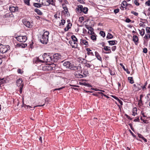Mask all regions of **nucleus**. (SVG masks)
Here are the masks:
<instances>
[{
    "label": "nucleus",
    "instance_id": "1",
    "mask_svg": "<svg viewBox=\"0 0 150 150\" xmlns=\"http://www.w3.org/2000/svg\"><path fill=\"white\" fill-rule=\"evenodd\" d=\"M49 33L48 31L44 32L42 35L40 40L41 42L43 44H47L48 41V35Z\"/></svg>",
    "mask_w": 150,
    "mask_h": 150
},
{
    "label": "nucleus",
    "instance_id": "2",
    "mask_svg": "<svg viewBox=\"0 0 150 150\" xmlns=\"http://www.w3.org/2000/svg\"><path fill=\"white\" fill-rule=\"evenodd\" d=\"M63 65L66 67L67 68H68L71 69L73 70L74 71L76 70L77 69H80V67H79V66H75L73 65H72L69 62H64L63 64Z\"/></svg>",
    "mask_w": 150,
    "mask_h": 150
},
{
    "label": "nucleus",
    "instance_id": "3",
    "mask_svg": "<svg viewBox=\"0 0 150 150\" xmlns=\"http://www.w3.org/2000/svg\"><path fill=\"white\" fill-rule=\"evenodd\" d=\"M10 49V47L8 45H4L2 44L0 45V52L2 53L6 52Z\"/></svg>",
    "mask_w": 150,
    "mask_h": 150
},
{
    "label": "nucleus",
    "instance_id": "4",
    "mask_svg": "<svg viewBox=\"0 0 150 150\" xmlns=\"http://www.w3.org/2000/svg\"><path fill=\"white\" fill-rule=\"evenodd\" d=\"M22 80L21 78L18 79L16 82V85L18 87H20L19 91L20 93H21L23 88V83H22Z\"/></svg>",
    "mask_w": 150,
    "mask_h": 150
},
{
    "label": "nucleus",
    "instance_id": "5",
    "mask_svg": "<svg viewBox=\"0 0 150 150\" xmlns=\"http://www.w3.org/2000/svg\"><path fill=\"white\" fill-rule=\"evenodd\" d=\"M42 57L44 59L43 62H52L51 56L49 54L45 53L42 55Z\"/></svg>",
    "mask_w": 150,
    "mask_h": 150
},
{
    "label": "nucleus",
    "instance_id": "6",
    "mask_svg": "<svg viewBox=\"0 0 150 150\" xmlns=\"http://www.w3.org/2000/svg\"><path fill=\"white\" fill-rule=\"evenodd\" d=\"M79 67H80V69L76 70V71L74 73V75L76 77L78 78H82L83 77V76L80 74V73H82V69L81 68L80 66Z\"/></svg>",
    "mask_w": 150,
    "mask_h": 150
},
{
    "label": "nucleus",
    "instance_id": "7",
    "mask_svg": "<svg viewBox=\"0 0 150 150\" xmlns=\"http://www.w3.org/2000/svg\"><path fill=\"white\" fill-rule=\"evenodd\" d=\"M17 40L20 42H24L27 40V37L25 36H19L16 37Z\"/></svg>",
    "mask_w": 150,
    "mask_h": 150
},
{
    "label": "nucleus",
    "instance_id": "8",
    "mask_svg": "<svg viewBox=\"0 0 150 150\" xmlns=\"http://www.w3.org/2000/svg\"><path fill=\"white\" fill-rule=\"evenodd\" d=\"M42 5L48 6L50 4L52 5H55V3L53 0H47L45 2H42L41 3Z\"/></svg>",
    "mask_w": 150,
    "mask_h": 150
},
{
    "label": "nucleus",
    "instance_id": "9",
    "mask_svg": "<svg viewBox=\"0 0 150 150\" xmlns=\"http://www.w3.org/2000/svg\"><path fill=\"white\" fill-rule=\"evenodd\" d=\"M52 62H57L59 59L60 57L58 53H56L51 56Z\"/></svg>",
    "mask_w": 150,
    "mask_h": 150
},
{
    "label": "nucleus",
    "instance_id": "10",
    "mask_svg": "<svg viewBox=\"0 0 150 150\" xmlns=\"http://www.w3.org/2000/svg\"><path fill=\"white\" fill-rule=\"evenodd\" d=\"M42 69L43 71H49L53 69V67L50 65H47L42 67Z\"/></svg>",
    "mask_w": 150,
    "mask_h": 150
},
{
    "label": "nucleus",
    "instance_id": "11",
    "mask_svg": "<svg viewBox=\"0 0 150 150\" xmlns=\"http://www.w3.org/2000/svg\"><path fill=\"white\" fill-rule=\"evenodd\" d=\"M69 43L72 46V48H76L77 47V44L76 42L70 40L69 41Z\"/></svg>",
    "mask_w": 150,
    "mask_h": 150
},
{
    "label": "nucleus",
    "instance_id": "12",
    "mask_svg": "<svg viewBox=\"0 0 150 150\" xmlns=\"http://www.w3.org/2000/svg\"><path fill=\"white\" fill-rule=\"evenodd\" d=\"M33 62L34 63L37 64L39 63L43 62V61L42 60L40 59L39 58L36 57L33 59Z\"/></svg>",
    "mask_w": 150,
    "mask_h": 150
},
{
    "label": "nucleus",
    "instance_id": "13",
    "mask_svg": "<svg viewBox=\"0 0 150 150\" xmlns=\"http://www.w3.org/2000/svg\"><path fill=\"white\" fill-rule=\"evenodd\" d=\"M80 43L82 45H85L86 46H87L88 45V41L83 39H81Z\"/></svg>",
    "mask_w": 150,
    "mask_h": 150
},
{
    "label": "nucleus",
    "instance_id": "14",
    "mask_svg": "<svg viewBox=\"0 0 150 150\" xmlns=\"http://www.w3.org/2000/svg\"><path fill=\"white\" fill-rule=\"evenodd\" d=\"M138 38L136 35H134L133 36V40L135 42V44L137 45L138 41Z\"/></svg>",
    "mask_w": 150,
    "mask_h": 150
},
{
    "label": "nucleus",
    "instance_id": "15",
    "mask_svg": "<svg viewBox=\"0 0 150 150\" xmlns=\"http://www.w3.org/2000/svg\"><path fill=\"white\" fill-rule=\"evenodd\" d=\"M103 49L105 50L108 51V52H104L105 53H111V51L110 50V47H104Z\"/></svg>",
    "mask_w": 150,
    "mask_h": 150
},
{
    "label": "nucleus",
    "instance_id": "16",
    "mask_svg": "<svg viewBox=\"0 0 150 150\" xmlns=\"http://www.w3.org/2000/svg\"><path fill=\"white\" fill-rule=\"evenodd\" d=\"M9 10L11 11L14 12L18 10V7L11 6L9 8Z\"/></svg>",
    "mask_w": 150,
    "mask_h": 150
},
{
    "label": "nucleus",
    "instance_id": "17",
    "mask_svg": "<svg viewBox=\"0 0 150 150\" xmlns=\"http://www.w3.org/2000/svg\"><path fill=\"white\" fill-rule=\"evenodd\" d=\"M72 25V24L69 23H68L66 27L64 28V30L65 31H67L70 28Z\"/></svg>",
    "mask_w": 150,
    "mask_h": 150
},
{
    "label": "nucleus",
    "instance_id": "18",
    "mask_svg": "<svg viewBox=\"0 0 150 150\" xmlns=\"http://www.w3.org/2000/svg\"><path fill=\"white\" fill-rule=\"evenodd\" d=\"M95 54L96 56V57L98 60L100 61H102L101 57L97 52H95Z\"/></svg>",
    "mask_w": 150,
    "mask_h": 150
},
{
    "label": "nucleus",
    "instance_id": "19",
    "mask_svg": "<svg viewBox=\"0 0 150 150\" xmlns=\"http://www.w3.org/2000/svg\"><path fill=\"white\" fill-rule=\"evenodd\" d=\"M23 24L26 27L30 28V22L28 21H24L23 22Z\"/></svg>",
    "mask_w": 150,
    "mask_h": 150
},
{
    "label": "nucleus",
    "instance_id": "20",
    "mask_svg": "<svg viewBox=\"0 0 150 150\" xmlns=\"http://www.w3.org/2000/svg\"><path fill=\"white\" fill-rule=\"evenodd\" d=\"M34 11L39 15H42V13L38 8H35Z\"/></svg>",
    "mask_w": 150,
    "mask_h": 150
},
{
    "label": "nucleus",
    "instance_id": "21",
    "mask_svg": "<svg viewBox=\"0 0 150 150\" xmlns=\"http://www.w3.org/2000/svg\"><path fill=\"white\" fill-rule=\"evenodd\" d=\"M42 3H34L33 4L34 6L35 7L37 8L41 7L42 6Z\"/></svg>",
    "mask_w": 150,
    "mask_h": 150
},
{
    "label": "nucleus",
    "instance_id": "22",
    "mask_svg": "<svg viewBox=\"0 0 150 150\" xmlns=\"http://www.w3.org/2000/svg\"><path fill=\"white\" fill-rule=\"evenodd\" d=\"M17 45L21 47V48H25L27 46V44L26 43H21L18 44Z\"/></svg>",
    "mask_w": 150,
    "mask_h": 150
},
{
    "label": "nucleus",
    "instance_id": "23",
    "mask_svg": "<svg viewBox=\"0 0 150 150\" xmlns=\"http://www.w3.org/2000/svg\"><path fill=\"white\" fill-rule=\"evenodd\" d=\"M86 50L88 52L87 53L88 55H94L93 52H92V50L90 49L87 48L86 49Z\"/></svg>",
    "mask_w": 150,
    "mask_h": 150
},
{
    "label": "nucleus",
    "instance_id": "24",
    "mask_svg": "<svg viewBox=\"0 0 150 150\" xmlns=\"http://www.w3.org/2000/svg\"><path fill=\"white\" fill-rule=\"evenodd\" d=\"M139 34L140 35L143 36L145 33V30L144 29H142L141 30H139Z\"/></svg>",
    "mask_w": 150,
    "mask_h": 150
},
{
    "label": "nucleus",
    "instance_id": "25",
    "mask_svg": "<svg viewBox=\"0 0 150 150\" xmlns=\"http://www.w3.org/2000/svg\"><path fill=\"white\" fill-rule=\"evenodd\" d=\"M6 83V81L4 79V78L1 79L0 78V85H2L3 84Z\"/></svg>",
    "mask_w": 150,
    "mask_h": 150
},
{
    "label": "nucleus",
    "instance_id": "26",
    "mask_svg": "<svg viewBox=\"0 0 150 150\" xmlns=\"http://www.w3.org/2000/svg\"><path fill=\"white\" fill-rule=\"evenodd\" d=\"M142 87V85L140 83L139 84H137V89H136V91H138L141 89V88Z\"/></svg>",
    "mask_w": 150,
    "mask_h": 150
},
{
    "label": "nucleus",
    "instance_id": "27",
    "mask_svg": "<svg viewBox=\"0 0 150 150\" xmlns=\"http://www.w3.org/2000/svg\"><path fill=\"white\" fill-rule=\"evenodd\" d=\"M95 34L92 35L91 36V39L93 41H95L96 40V37Z\"/></svg>",
    "mask_w": 150,
    "mask_h": 150
},
{
    "label": "nucleus",
    "instance_id": "28",
    "mask_svg": "<svg viewBox=\"0 0 150 150\" xmlns=\"http://www.w3.org/2000/svg\"><path fill=\"white\" fill-rule=\"evenodd\" d=\"M63 7L65 11V12L66 13V14H67V15H68L69 13L68 12V9L67 7L65 6H63Z\"/></svg>",
    "mask_w": 150,
    "mask_h": 150
},
{
    "label": "nucleus",
    "instance_id": "29",
    "mask_svg": "<svg viewBox=\"0 0 150 150\" xmlns=\"http://www.w3.org/2000/svg\"><path fill=\"white\" fill-rule=\"evenodd\" d=\"M120 65L122 67L123 69L125 71H126L127 73L128 74H129L130 72L129 71L128 69H125V67L123 65H122L121 64H120Z\"/></svg>",
    "mask_w": 150,
    "mask_h": 150
},
{
    "label": "nucleus",
    "instance_id": "30",
    "mask_svg": "<svg viewBox=\"0 0 150 150\" xmlns=\"http://www.w3.org/2000/svg\"><path fill=\"white\" fill-rule=\"evenodd\" d=\"M93 28H92V29H89V31L88 32V33L91 35H93V34H95V33L93 31Z\"/></svg>",
    "mask_w": 150,
    "mask_h": 150
},
{
    "label": "nucleus",
    "instance_id": "31",
    "mask_svg": "<svg viewBox=\"0 0 150 150\" xmlns=\"http://www.w3.org/2000/svg\"><path fill=\"white\" fill-rule=\"evenodd\" d=\"M83 9V6L81 5H79L78 6V7L77 8H76V9L77 10V11H78L80 10L81 12H82V10Z\"/></svg>",
    "mask_w": 150,
    "mask_h": 150
},
{
    "label": "nucleus",
    "instance_id": "32",
    "mask_svg": "<svg viewBox=\"0 0 150 150\" xmlns=\"http://www.w3.org/2000/svg\"><path fill=\"white\" fill-rule=\"evenodd\" d=\"M113 38V35L110 33H108L107 35L106 38L108 39L112 38Z\"/></svg>",
    "mask_w": 150,
    "mask_h": 150
},
{
    "label": "nucleus",
    "instance_id": "33",
    "mask_svg": "<svg viewBox=\"0 0 150 150\" xmlns=\"http://www.w3.org/2000/svg\"><path fill=\"white\" fill-rule=\"evenodd\" d=\"M108 43L110 45H114L115 44V40H111L109 41H108Z\"/></svg>",
    "mask_w": 150,
    "mask_h": 150
},
{
    "label": "nucleus",
    "instance_id": "34",
    "mask_svg": "<svg viewBox=\"0 0 150 150\" xmlns=\"http://www.w3.org/2000/svg\"><path fill=\"white\" fill-rule=\"evenodd\" d=\"M144 38L147 41L148 39L150 38V34L148 33L146 34Z\"/></svg>",
    "mask_w": 150,
    "mask_h": 150
},
{
    "label": "nucleus",
    "instance_id": "35",
    "mask_svg": "<svg viewBox=\"0 0 150 150\" xmlns=\"http://www.w3.org/2000/svg\"><path fill=\"white\" fill-rule=\"evenodd\" d=\"M71 39L72 40V41H74L75 42L77 41V39L76 37L74 35H73L71 36Z\"/></svg>",
    "mask_w": 150,
    "mask_h": 150
},
{
    "label": "nucleus",
    "instance_id": "36",
    "mask_svg": "<svg viewBox=\"0 0 150 150\" xmlns=\"http://www.w3.org/2000/svg\"><path fill=\"white\" fill-rule=\"evenodd\" d=\"M88 9L87 8L84 7L83 8L82 12H83L84 13L86 14L87 13Z\"/></svg>",
    "mask_w": 150,
    "mask_h": 150
},
{
    "label": "nucleus",
    "instance_id": "37",
    "mask_svg": "<svg viewBox=\"0 0 150 150\" xmlns=\"http://www.w3.org/2000/svg\"><path fill=\"white\" fill-rule=\"evenodd\" d=\"M128 80L132 84L134 83V81L132 77H129L128 78Z\"/></svg>",
    "mask_w": 150,
    "mask_h": 150
},
{
    "label": "nucleus",
    "instance_id": "38",
    "mask_svg": "<svg viewBox=\"0 0 150 150\" xmlns=\"http://www.w3.org/2000/svg\"><path fill=\"white\" fill-rule=\"evenodd\" d=\"M12 13L11 12L9 13H6V17H12Z\"/></svg>",
    "mask_w": 150,
    "mask_h": 150
},
{
    "label": "nucleus",
    "instance_id": "39",
    "mask_svg": "<svg viewBox=\"0 0 150 150\" xmlns=\"http://www.w3.org/2000/svg\"><path fill=\"white\" fill-rule=\"evenodd\" d=\"M134 3L137 6H139L140 5V4L138 2V0H134Z\"/></svg>",
    "mask_w": 150,
    "mask_h": 150
},
{
    "label": "nucleus",
    "instance_id": "40",
    "mask_svg": "<svg viewBox=\"0 0 150 150\" xmlns=\"http://www.w3.org/2000/svg\"><path fill=\"white\" fill-rule=\"evenodd\" d=\"M66 22L65 20H61V22L59 23V25L60 26L62 24V25H64Z\"/></svg>",
    "mask_w": 150,
    "mask_h": 150
},
{
    "label": "nucleus",
    "instance_id": "41",
    "mask_svg": "<svg viewBox=\"0 0 150 150\" xmlns=\"http://www.w3.org/2000/svg\"><path fill=\"white\" fill-rule=\"evenodd\" d=\"M100 34L101 36L103 37H104L105 36V33L103 31H100Z\"/></svg>",
    "mask_w": 150,
    "mask_h": 150
},
{
    "label": "nucleus",
    "instance_id": "42",
    "mask_svg": "<svg viewBox=\"0 0 150 150\" xmlns=\"http://www.w3.org/2000/svg\"><path fill=\"white\" fill-rule=\"evenodd\" d=\"M146 33L148 34H150V28L147 27L146 28Z\"/></svg>",
    "mask_w": 150,
    "mask_h": 150
},
{
    "label": "nucleus",
    "instance_id": "43",
    "mask_svg": "<svg viewBox=\"0 0 150 150\" xmlns=\"http://www.w3.org/2000/svg\"><path fill=\"white\" fill-rule=\"evenodd\" d=\"M25 3L28 6H30V0H24Z\"/></svg>",
    "mask_w": 150,
    "mask_h": 150
},
{
    "label": "nucleus",
    "instance_id": "44",
    "mask_svg": "<svg viewBox=\"0 0 150 150\" xmlns=\"http://www.w3.org/2000/svg\"><path fill=\"white\" fill-rule=\"evenodd\" d=\"M122 5L123 6H126L127 5V4L126 1H124L122 2Z\"/></svg>",
    "mask_w": 150,
    "mask_h": 150
},
{
    "label": "nucleus",
    "instance_id": "45",
    "mask_svg": "<svg viewBox=\"0 0 150 150\" xmlns=\"http://www.w3.org/2000/svg\"><path fill=\"white\" fill-rule=\"evenodd\" d=\"M133 111H134V112L133 111V114H132V115L134 116H135V111H137V109L136 108H133Z\"/></svg>",
    "mask_w": 150,
    "mask_h": 150
},
{
    "label": "nucleus",
    "instance_id": "46",
    "mask_svg": "<svg viewBox=\"0 0 150 150\" xmlns=\"http://www.w3.org/2000/svg\"><path fill=\"white\" fill-rule=\"evenodd\" d=\"M131 13L132 14H134L135 16H137L138 14V13L137 12H136L135 11H131Z\"/></svg>",
    "mask_w": 150,
    "mask_h": 150
},
{
    "label": "nucleus",
    "instance_id": "47",
    "mask_svg": "<svg viewBox=\"0 0 150 150\" xmlns=\"http://www.w3.org/2000/svg\"><path fill=\"white\" fill-rule=\"evenodd\" d=\"M146 5L149 6H150V0H148L145 3Z\"/></svg>",
    "mask_w": 150,
    "mask_h": 150
},
{
    "label": "nucleus",
    "instance_id": "48",
    "mask_svg": "<svg viewBox=\"0 0 150 150\" xmlns=\"http://www.w3.org/2000/svg\"><path fill=\"white\" fill-rule=\"evenodd\" d=\"M86 64L85 65V66L86 67L88 68H89L91 67V64H90L89 63H84Z\"/></svg>",
    "mask_w": 150,
    "mask_h": 150
},
{
    "label": "nucleus",
    "instance_id": "49",
    "mask_svg": "<svg viewBox=\"0 0 150 150\" xmlns=\"http://www.w3.org/2000/svg\"><path fill=\"white\" fill-rule=\"evenodd\" d=\"M98 93H99V94H101V95L102 96H104L105 97H106V98H109V97H108V96L107 95H105V94H104L102 92H98Z\"/></svg>",
    "mask_w": 150,
    "mask_h": 150
},
{
    "label": "nucleus",
    "instance_id": "50",
    "mask_svg": "<svg viewBox=\"0 0 150 150\" xmlns=\"http://www.w3.org/2000/svg\"><path fill=\"white\" fill-rule=\"evenodd\" d=\"M125 21L127 23H129L131 21V20L129 18H127L126 19Z\"/></svg>",
    "mask_w": 150,
    "mask_h": 150
},
{
    "label": "nucleus",
    "instance_id": "51",
    "mask_svg": "<svg viewBox=\"0 0 150 150\" xmlns=\"http://www.w3.org/2000/svg\"><path fill=\"white\" fill-rule=\"evenodd\" d=\"M143 52L145 53H146L147 52V49L146 48H144L143 50Z\"/></svg>",
    "mask_w": 150,
    "mask_h": 150
},
{
    "label": "nucleus",
    "instance_id": "52",
    "mask_svg": "<svg viewBox=\"0 0 150 150\" xmlns=\"http://www.w3.org/2000/svg\"><path fill=\"white\" fill-rule=\"evenodd\" d=\"M119 10H120L119 9L117 8V9H115L114 10V12L115 14H116L119 12Z\"/></svg>",
    "mask_w": 150,
    "mask_h": 150
},
{
    "label": "nucleus",
    "instance_id": "53",
    "mask_svg": "<svg viewBox=\"0 0 150 150\" xmlns=\"http://www.w3.org/2000/svg\"><path fill=\"white\" fill-rule=\"evenodd\" d=\"M64 88V87H60V88H55L54 90V91H56V90H60L61 89H62Z\"/></svg>",
    "mask_w": 150,
    "mask_h": 150
},
{
    "label": "nucleus",
    "instance_id": "54",
    "mask_svg": "<svg viewBox=\"0 0 150 150\" xmlns=\"http://www.w3.org/2000/svg\"><path fill=\"white\" fill-rule=\"evenodd\" d=\"M54 18L57 19H58V18H60V17L59 16H57V13H56L54 15Z\"/></svg>",
    "mask_w": 150,
    "mask_h": 150
},
{
    "label": "nucleus",
    "instance_id": "55",
    "mask_svg": "<svg viewBox=\"0 0 150 150\" xmlns=\"http://www.w3.org/2000/svg\"><path fill=\"white\" fill-rule=\"evenodd\" d=\"M84 86H87L88 87H89L91 86L88 83H84Z\"/></svg>",
    "mask_w": 150,
    "mask_h": 150
},
{
    "label": "nucleus",
    "instance_id": "56",
    "mask_svg": "<svg viewBox=\"0 0 150 150\" xmlns=\"http://www.w3.org/2000/svg\"><path fill=\"white\" fill-rule=\"evenodd\" d=\"M116 49V46H115L112 47L111 49L112 51H114Z\"/></svg>",
    "mask_w": 150,
    "mask_h": 150
},
{
    "label": "nucleus",
    "instance_id": "57",
    "mask_svg": "<svg viewBox=\"0 0 150 150\" xmlns=\"http://www.w3.org/2000/svg\"><path fill=\"white\" fill-rule=\"evenodd\" d=\"M86 28L89 30V29H92V28L91 27H89L88 25H86Z\"/></svg>",
    "mask_w": 150,
    "mask_h": 150
},
{
    "label": "nucleus",
    "instance_id": "58",
    "mask_svg": "<svg viewBox=\"0 0 150 150\" xmlns=\"http://www.w3.org/2000/svg\"><path fill=\"white\" fill-rule=\"evenodd\" d=\"M138 137H139V138H141L142 139V137H143L142 136V135L140 134H138Z\"/></svg>",
    "mask_w": 150,
    "mask_h": 150
},
{
    "label": "nucleus",
    "instance_id": "59",
    "mask_svg": "<svg viewBox=\"0 0 150 150\" xmlns=\"http://www.w3.org/2000/svg\"><path fill=\"white\" fill-rule=\"evenodd\" d=\"M139 120V117H138L137 118H136V119H135L134 120V122H137V121H138Z\"/></svg>",
    "mask_w": 150,
    "mask_h": 150
},
{
    "label": "nucleus",
    "instance_id": "60",
    "mask_svg": "<svg viewBox=\"0 0 150 150\" xmlns=\"http://www.w3.org/2000/svg\"><path fill=\"white\" fill-rule=\"evenodd\" d=\"M117 101H118L119 102V103L121 105H122V102L121 100H120L119 99H118V100Z\"/></svg>",
    "mask_w": 150,
    "mask_h": 150
},
{
    "label": "nucleus",
    "instance_id": "61",
    "mask_svg": "<svg viewBox=\"0 0 150 150\" xmlns=\"http://www.w3.org/2000/svg\"><path fill=\"white\" fill-rule=\"evenodd\" d=\"M112 97L114 98H115V99H116V100H118V98L117 97H116V96H112Z\"/></svg>",
    "mask_w": 150,
    "mask_h": 150
},
{
    "label": "nucleus",
    "instance_id": "62",
    "mask_svg": "<svg viewBox=\"0 0 150 150\" xmlns=\"http://www.w3.org/2000/svg\"><path fill=\"white\" fill-rule=\"evenodd\" d=\"M141 88L142 89L144 90L145 89H146V86L145 85H144L143 86H142V87H141Z\"/></svg>",
    "mask_w": 150,
    "mask_h": 150
},
{
    "label": "nucleus",
    "instance_id": "63",
    "mask_svg": "<svg viewBox=\"0 0 150 150\" xmlns=\"http://www.w3.org/2000/svg\"><path fill=\"white\" fill-rule=\"evenodd\" d=\"M110 73L111 75H114L115 74V73L114 72H112L111 70L110 71Z\"/></svg>",
    "mask_w": 150,
    "mask_h": 150
},
{
    "label": "nucleus",
    "instance_id": "64",
    "mask_svg": "<svg viewBox=\"0 0 150 150\" xmlns=\"http://www.w3.org/2000/svg\"><path fill=\"white\" fill-rule=\"evenodd\" d=\"M147 97L148 99H150V93H149L147 95Z\"/></svg>",
    "mask_w": 150,
    "mask_h": 150
}]
</instances>
